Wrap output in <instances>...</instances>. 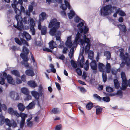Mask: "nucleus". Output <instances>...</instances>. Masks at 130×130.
Wrapping results in <instances>:
<instances>
[{
  "label": "nucleus",
  "instance_id": "1",
  "mask_svg": "<svg viewBox=\"0 0 130 130\" xmlns=\"http://www.w3.org/2000/svg\"><path fill=\"white\" fill-rule=\"evenodd\" d=\"M39 92L35 91H32L31 92L32 95L36 99L38 105L40 106V104L39 100V96H40L43 101L44 100V95L42 92L43 88L41 85H40L39 87Z\"/></svg>",
  "mask_w": 130,
  "mask_h": 130
},
{
  "label": "nucleus",
  "instance_id": "2",
  "mask_svg": "<svg viewBox=\"0 0 130 130\" xmlns=\"http://www.w3.org/2000/svg\"><path fill=\"white\" fill-rule=\"evenodd\" d=\"M115 9L116 10L117 9L116 7H112L110 4L106 5L103 7V9H101V15L103 16L107 15L112 13L113 10Z\"/></svg>",
  "mask_w": 130,
  "mask_h": 130
},
{
  "label": "nucleus",
  "instance_id": "3",
  "mask_svg": "<svg viewBox=\"0 0 130 130\" xmlns=\"http://www.w3.org/2000/svg\"><path fill=\"white\" fill-rule=\"evenodd\" d=\"M14 11L16 14L15 18L17 21V26L14 25V26L19 30H21L23 28V23L22 22H19L20 21L19 17H20V15L21 14V11L20 10L16 7L14 8Z\"/></svg>",
  "mask_w": 130,
  "mask_h": 130
},
{
  "label": "nucleus",
  "instance_id": "4",
  "mask_svg": "<svg viewBox=\"0 0 130 130\" xmlns=\"http://www.w3.org/2000/svg\"><path fill=\"white\" fill-rule=\"evenodd\" d=\"M60 23L57 21V19L54 18L51 20L49 23L48 27L50 28L54 27L57 28H59L60 27Z\"/></svg>",
  "mask_w": 130,
  "mask_h": 130
},
{
  "label": "nucleus",
  "instance_id": "5",
  "mask_svg": "<svg viewBox=\"0 0 130 130\" xmlns=\"http://www.w3.org/2000/svg\"><path fill=\"white\" fill-rule=\"evenodd\" d=\"M21 58L23 60V61H22L21 63L22 65H24L25 67H28L29 64L28 61L29 60L28 58L24 54L22 53L20 55Z\"/></svg>",
  "mask_w": 130,
  "mask_h": 130
},
{
  "label": "nucleus",
  "instance_id": "6",
  "mask_svg": "<svg viewBox=\"0 0 130 130\" xmlns=\"http://www.w3.org/2000/svg\"><path fill=\"white\" fill-rule=\"evenodd\" d=\"M90 64L91 69L94 70L93 71V73H96L97 72V65L95 60H94L92 61Z\"/></svg>",
  "mask_w": 130,
  "mask_h": 130
},
{
  "label": "nucleus",
  "instance_id": "7",
  "mask_svg": "<svg viewBox=\"0 0 130 130\" xmlns=\"http://www.w3.org/2000/svg\"><path fill=\"white\" fill-rule=\"evenodd\" d=\"M8 112L11 116H14L18 117H19V113L17 110H14L11 107H10L8 109Z\"/></svg>",
  "mask_w": 130,
  "mask_h": 130
},
{
  "label": "nucleus",
  "instance_id": "8",
  "mask_svg": "<svg viewBox=\"0 0 130 130\" xmlns=\"http://www.w3.org/2000/svg\"><path fill=\"white\" fill-rule=\"evenodd\" d=\"M83 39H80V43L83 46L85 45L86 43H89L90 40L89 39L87 38L86 35H84L83 37Z\"/></svg>",
  "mask_w": 130,
  "mask_h": 130
},
{
  "label": "nucleus",
  "instance_id": "9",
  "mask_svg": "<svg viewBox=\"0 0 130 130\" xmlns=\"http://www.w3.org/2000/svg\"><path fill=\"white\" fill-rule=\"evenodd\" d=\"M10 95L11 98L15 100H18L19 99L20 97L19 94L17 93H15L13 92L10 93Z\"/></svg>",
  "mask_w": 130,
  "mask_h": 130
},
{
  "label": "nucleus",
  "instance_id": "10",
  "mask_svg": "<svg viewBox=\"0 0 130 130\" xmlns=\"http://www.w3.org/2000/svg\"><path fill=\"white\" fill-rule=\"evenodd\" d=\"M28 85L32 88H35L38 86L37 83L35 81L31 80L27 82Z\"/></svg>",
  "mask_w": 130,
  "mask_h": 130
},
{
  "label": "nucleus",
  "instance_id": "11",
  "mask_svg": "<svg viewBox=\"0 0 130 130\" xmlns=\"http://www.w3.org/2000/svg\"><path fill=\"white\" fill-rule=\"evenodd\" d=\"M48 44L49 48L51 49H53L55 48H56L57 46V45L56 42H54L53 40L50 41L49 43Z\"/></svg>",
  "mask_w": 130,
  "mask_h": 130
},
{
  "label": "nucleus",
  "instance_id": "12",
  "mask_svg": "<svg viewBox=\"0 0 130 130\" xmlns=\"http://www.w3.org/2000/svg\"><path fill=\"white\" fill-rule=\"evenodd\" d=\"M47 17V16L45 12H42L40 15L39 21L42 22L44 20L46 19Z\"/></svg>",
  "mask_w": 130,
  "mask_h": 130
},
{
  "label": "nucleus",
  "instance_id": "13",
  "mask_svg": "<svg viewBox=\"0 0 130 130\" xmlns=\"http://www.w3.org/2000/svg\"><path fill=\"white\" fill-rule=\"evenodd\" d=\"M23 37L25 38L27 40H29L31 39V36L26 32L24 31L22 35Z\"/></svg>",
  "mask_w": 130,
  "mask_h": 130
},
{
  "label": "nucleus",
  "instance_id": "14",
  "mask_svg": "<svg viewBox=\"0 0 130 130\" xmlns=\"http://www.w3.org/2000/svg\"><path fill=\"white\" fill-rule=\"evenodd\" d=\"M125 63V64L128 67H129L130 65V58L129 57L126 56L122 60Z\"/></svg>",
  "mask_w": 130,
  "mask_h": 130
},
{
  "label": "nucleus",
  "instance_id": "15",
  "mask_svg": "<svg viewBox=\"0 0 130 130\" xmlns=\"http://www.w3.org/2000/svg\"><path fill=\"white\" fill-rule=\"evenodd\" d=\"M25 74L29 76H32L35 75L34 71L32 69H28L26 70L25 71Z\"/></svg>",
  "mask_w": 130,
  "mask_h": 130
},
{
  "label": "nucleus",
  "instance_id": "16",
  "mask_svg": "<svg viewBox=\"0 0 130 130\" xmlns=\"http://www.w3.org/2000/svg\"><path fill=\"white\" fill-rule=\"evenodd\" d=\"M8 83L10 84H14V82L13 80V78L10 75L8 74L6 78Z\"/></svg>",
  "mask_w": 130,
  "mask_h": 130
},
{
  "label": "nucleus",
  "instance_id": "17",
  "mask_svg": "<svg viewBox=\"0 0 130 130\" xmlns=\"http://www.w3.org/2000/svg\"><path fill=\"white\" fill-rule=\"evenodd\" d=\"M22 51L23 53H21L20 55L22 53H23L24 54L25 56H27V55L29 54V50L25 46H23Z\"/></svg>",
  "mask_w": 130,
  "mask_h": 130
},
{
  "label": "nucleus",
  "instance_id": "18",
  "mask_svg": "<svg viewBox=\"0 0 130 130\" xmlns=\"http://www.w3.org/2000/svg\"><path fill=\"white\" fill-rule=\"evenodd\" d=\"M17 107L19 110L21 111H23L25 108V106L22 103H19Z\"/></svg>",
  "mask_w": 130,
  "mask_h": 130
},
{
  "label": "nucleus",
  "instance_id": "19",
  "mask_svg": "<svg viewBox=\"0 0 130 130\" xmlns=\"http://www.w3.org/2000/svg\"><path fill=\"white\" fill-rule=\"evenodd\" d=\"M11 73L17 77H20V73L19 71L17 70H14L11 71Z\"/></svg>",
  "mask_w": 130,
  "mask_h": 130
},
{
  "label": "nucleus",
  "instance_id": "20",
  "mask_svg": "<svg viewBox=\"0 0 130 130\" xmlns=\"http://www.w3.org/2000/svg\"><path fill=\"white\" fill-rule=\"evenodd\" d=\"M50 30V33L52 36H54L55 35L56 30L58 28L54 27H52Z\"/></svg>",
  "mask_w": 130,
  "mask_h": 130
},
{
  "label": "nucleus",
  "instance_id": "21",
  "mask_svg": "<svg viewBox=\"0 0 130 130\" xmlns=\"http://www.w3.org/2000/svg\"><path fill=\"white\" fill-rule=\"evenodd\" d=\"M105 67V65L103 63H99L98 65V68L100 71L101 72H103L104 71V69L103 68Z\"/></svg>",
  "mask_w": 130,
  "mask_h": 130
},
{
  "label": "nucleus",
  "instance_id": "22",
  "mask_svg": "<svg viewBox=\"0 0 130 130\" xmlns=\"http://www.w3.org/2000/svg\"><path fill=\"white\" fill-rule=\"evenodd\" d=\"M118 27L121 30L124 32H126L127 29L126 27L124 25L119 24L118 25Z\"/></svg>",
  "mask_w": 130,
  "mask_h": 130
},
{
  "label": "nucleus",
  "instance_id": "23",
  "mask_svg": "<svg viewBox=\"0 0 130 130\" xmlns=\"http://www.w3.org/2000/svg\"><path fill=\"white\" fill-rule=\"evenodd\" d=\"M21 92L25 95H27L29 94L28 89L26 88L23 87L21 89Z\"/></svg>",
  "mask_w": 130,
  "mask_h": 130
},
{
  "label": "nucleus",
  "instance_id": "24",
  "mask_svg": "<svg viewBox=\"0 0 130 130\" xmlns=\"http://www.w3.org/2000/svg\"><path fill=\"white\" fill-rule=\"evenodd\" d=\"M106 71L107 73L110 72L111 70V66L110 63H107L105 66Z\"/></svg>",
  "mask_w": 130,
  "mask_h": 130
},
{
  "label": "nucleus",
  "instance_id": "25",
  "mask_svg": "<svg viewBox=\"0 0 130 130\" xmlns=\"http://www.w3.org/2000/svg\"><path fill=\"white\" fill-rule=\"evenodd\" d=\"M93 103L91 102L88 103L86 106V109L88 110H90L93 107Z\"/></svg>",
  "mask_w": 130,
  "mask_h": 130
},
{
  "label": "nucleus",
  "instance_id": "26",
  "mask_svg": "<svg viewBox=\"0 0 130 130\" xmlns=\"http://www.w3.org/2000/svg\"><path fill=\"white\" fill-rule=\"evenodd\" d=\"M93 96L95 100L99 102H102V98L96 94H93Z\"/></svg>",
  "mask_w": 130,
  "mask_h": 130
},
{
  "label": "nucleus",
  "instance_id": "27",
  "mask_svg": "<svg viewBox=\"0 0 130 130\" xmlns=\"http://www.w3.org/2000/svg\"><path fill=\"white\" fill-rule=\"evenodd\" d=\"M80 34L78 32L76 35L75 39V41L76 43H77L78 41H79L80 42V39H81L80 38Z\"/></svg>",
  "mask_w": 130,
  "mask_h": 130
},
{
  "label": "nucleus",
  "instance_id": "28",
  "mask_svg": "<svg viewBox=\"0 0 130 130\" xmlns=\"http://www.w3.org/2000/svg\"><path fill=\"white\" fill-rule=\"evenodd\" d=\"M47 27L45 26H43L41 30V34L42 35H45L47 32Z\"/></svg>",
  "mask_w": 130,
  "mask_h": 130
},
{
  "label": "nucleus",
  "instance_id": "29",
  "mask_svg": "<svg viewBox=\"0 0 130 130\" xmlns=\"http://www.w3.org/2000/svg\"><path fill=\"white\" fill-rule=\"evenodd\" d=\"M35 104L34 102H32L30 103L29 105L26 107V108L27 109H32L35 106Z\"/></svg>",
  "mask_w": 130,
  "mask_h": 130
},
{
  "label": "nucleus",
  "instance_id": "30",
  "mask_svg": "<svg viewBox=\"0 0 130 130\" xmlns=\"http://www.w3.org/2000/svg\"><path fill=\"white\" fill-rule=\"evenodd\" d=\"M75 15L74 12L72 10H70V13H68V16L70 19H72Z\"/></svg>",
  "mask_w": 130,
  "mask_h": 130
},
{
  "label": "nucleus",
  "instance_id": "31",
  "mask_svg": "<svg viewBox=\"0 0 130 130\" xmlns=\"http://www.w3.org/2000/svg\"><path fill=\"white\" fill-rule=\"evenodd\" d=\"M114 83L115 88L118 89L120 86V84L119 82L117 79H115L113 80Z\"/></svg>",
  "mask_w": 130,
  "mask_h": 130
},
{
  "label": "nucleus",
  "instance_id": "32",
  "mask_svg": "<svg viewBox=\"0 0 130 130\" xmlns=\"http://www.w3.org/2000/svg\"><path fill=\"white\" fill-rule=\"evenodd\" d=\"M30 24H29L30 27H34L35 26V22L34 20L32 18H30Z\"/></svg>",
  "mask_w": 130,
  "mask_h": 130
},
{
  "label": "nucleus",
  "instance_id": "33",
  "mask_svg": "<svg viewBox=\"0 0 130 130\" xmlns=\"http://www.w3.org/2000/svg\"><path fill=\"white\" fill-rule=\"evenodd\" d=\"M103 108L101 107L96 108V113L97 115H98L102 112Z\"/></svg>",
  "mask_w": 130,
  "mask_h": 130
},
{
  "label": "nucleus",
  "instance_id": "34",
  "mask_svg": "<svg viewBox=\"0 0 130 130\" xmlns=\"http://www.w3.org/2000/svg\"><path fill=\"white\" fill-rule=\"evenodd\" d=\"M102 76L103 80L104 83H105L107 80V76L106 73L105 72H102Z\"/></svg>",
  "mask_w": 130,
  "mask_h": 130
},
{
  "label": "nucleus",
  "instance_id": "35",
  "mask_svg": "<svg viewBox=\"0 0 130 130\" xmlns=\"http://www.w3.org/2000/svg\"><path fill=\"white\" fill-rule=\"evenodd\" d=\"M85 60L84 57L82 56L79 62V64L81 68L83 67V64L84 63Z\"/></svg>",
  "mask_w": 130,
  "mask_h": 130
},
{
  "label": "nucleus",
  "instance_id": "36",
  "mask_svg": "<svg viewBox=\"0 0 130 130\" xmlns=\"http://www.w3.org/2000/svg\"><path fill=\"white\" fill-rule=\"evenodd\" d=\"M121 78L123 81L127 80L125 74L124 72L122 71L121 73Z\"/></svg>",
  "mask_w": 130,
  "mask_h": 130
},
{
  "label": "nucleus",
  "instance_id": "37",
  "mask_svg": "<svg viewBox=\"0 0 130 130\" xmlns=\"http://www.w3.org/2000/svg\"><path fill=\"white\" fill-rule=\"evenodd\" d=\"M5 123L7 125H8L9 127L12 126L11 124L10 123V120L8 118L5 119Z\"/></svg>",
  "mask_w": 130,
  "mask_h": 130
},
{
  "label": "nucleus",
  "instance_id": "38",
  "mask_svg": "<svg viewBox=\"0 0 130 130\" xmlns=\"http://www.w3.org/2000/svg\"><path fill=\"white\" fill-rule=\"evenodd\" d=\"M66 46L68 48H70L72 46V43L71 41H66L65 43Z\"/></svg>",
  "mask_w": 130,
  "mask_h": 130
},
{
  "label": "nucleus",
  "instance_id": "39",
  "mask_svg": "<svg viewBox=\"0 0 130 130\" xmlns=\"http://www.w3.org/2000/svg\"><path fill=\"white\" fill-rule=\"evenodd\" d=\"M25 119H22L20 122V128H23L24 125Z\"/></svg>",
  "mask_w": 130,
  "mask_h": 130
},
{
  "label": "nucleus",
  "instance_id": "40",
  "mask_svg": "<svg viewBox=\"0 0 130 130\" xmlns=\"http://www.w3.org/2000/svg\"><path fill=\"white\" fill-rule=\"evenodd\" d=\"M118 9H119L118 13L121 16H124L126 15L125 13L123 11L121 10L120 8Z\"/></svg>",
  "mask_w": 130,
  "mask_h": 130
},
{
  "label": "nucleus",
  "instance_id": "41",
  "mask_svg": "<svg viewBox=\"0 0 130 130\" xmlns=\"http://www.w3.org/2000/svg\"><path fill=\"white\" fill-rule=\"evenodd\" d=\"M86 43L87 44L85 47V50L86 52H88L90 49L91 44L89 43Z\"/></svg>",
  "mask_w": 130,
  "mask_h": 130
},
{
  "label": "nucleus",
  "instance_id": "42",
  "mask_svg": "<svg viewBox=\"0 0 130 130\" xmlns=\"http://www.w3.org/2000/svg\"><path fill=\"white\" fill-rule=\"evenodd\" d=\"M14 40L15 42L18 44L19 45H22V43L21 42L18 38H14Z\"/></svg>",
  "mask_w": 130,
  "mask_h": 130
},
{
  "label": "nucleus",
  "instance_id": "43",
  "mask_svg": "<svg viewBox=\"0 0 130 130\" xmlns=\"http://www.w3.org/2000/svg\"><path fill=\"white\" fill-rule=\"evenodd\" d=\"M105 55L107 56L108 59H110L111 57V54L110 52L108 51H106L105 53Z\"/></svg>",
  "mask_w": 130,
  "mask_h": 130
},
{
  "label": "nucleus",
  "instance_id": "44",
  "mask_svg": "<svg viewBox=\"0 0 130 130\" xmlns=\"http://www.w3.org/2000/svg\"><path fill=\"white\" fill-rule=\"evenodd\" d=\"M70 62L71 65L74 68H75L77 67V64L73 60H71Z\"/></svg>",
  "mask_w": 130,
  "mask_h": 130
},
{
  "label": "nucleus",
  "instance_id": "45",
  "mask_svg": "<svg viewBox=\"0 0 130 130\" xmlns=\"http://www.w3.org/2000/svg\"><path fill=\"white\" fill-rule=\"evenodd\" d=\"M102 100L106 102H108L110 100V99L109 96H105L103 98Z\"/></svg>",
  "mask_w": 130,
  "mask_h": 130
},
{
  "label": "nucleus",
  "instance_id": "46",
  "mask_svg": "<svg viewBox=\"0 0 130 130\" xmlns=\"http://www.w3.org/2000/svg\"><path fill=\"white\" fill-rule=\"evenodd\" d=\"M106 90L108 92H112L113 91V89L112 88L110 87H106Z\"/></svg>",
  "mask_w": 130,
  "mask_h": 130
},
{
  "label": "nucleus",
  "instance_id": "47",
  "mask_svg": "<svg viewBox=\"0 0 130 130\" xmlns=\"http://www.w3.org/2000/svg\"><path fill=\"white\" fill-rule=\"evenodd\" d=\"M76 71L77 74L79 75H81L82 74V72L80 69L79 68H77L76 69Z\"/></svg>",
  "mask_w": 130,
  "mask_h": 130
},
{
  "label": "nucleus",
  "instance_id": "48",
  "mask_svg": "<svg viewBox=\"0 0 130 130\" xmlns=\"http://www.w3.org/2000/svg\"><path fill=\"white\" fill-rule=\"evenodd\" d=\"M78 88L80 90V92L82 93H85L86 92V90L83 87H78Z\"/></svg>",
  "mask_w": 130,
  "mask_h": 130
},
{
  "label": "nucleus",
  "instance_id": "49",
  "mask_svg": "<svg viewBox=\"0 0 130 130\" xmlns=\"http://www.w3.org/2000/svg\"><path fill=\"white\" fill-rule=\"evenodd\" d=\"M30 30L31 32L32 35H34L35 34V30L34 27H30Z\"/></svg>",
  "mask_w": 130,
  "mask_h": 130
},
{
  "label": "nucleus",
  "instance_id": "50",
  "mask_svg": "<svg viewBox=\"0 0 130 130\" xmlns=\"http://www.w3.org/2000/svg\"><path fill=\"white\" fill-rule=\"evenodd\" d=\"M19 117H21L22 119H23L24 118V119H25V118L27 116V114L22 113H21L20 114L19 113Z\"/></svg>",
  "mask_w": 130,
  "mask_h": 130
},
{
  "label": "nucleus",
  "instance_id": "51",
  "mask_svg": "<svg viewBox=\"0 0 130 130\" xmlns=\"http://www.w3.org/2000/svg\"><path fill=\"white\" fill-rule=\"evenodd\" d=\"M64 3L65 4V6L67 7L69 9H71V6L68 2L66 0H64Z\"/></svg>",
  "mask_w": 130,
  "mask_h": 130
},
{
  "label": "nucleus",
  "instance_id": "52",
  "mask_svg": "<svg viewBox=\"0 0 130 130\" xmlns=\"http://www.w3.org/2000/svg\"><path fill=\"white\" fill-rule=\"evenodd\" d=\"M52 111L54 114L58 113L59 112V110H58L57 108H54L52 110Z\"/></svg>",
  "mask_w": 130,
  "mask_h": 130
},
{
  "label": "nucleus",
  "instance_id": "53",
  "mask_svg": "<svg viewBox=\"0 0 130 130\" xmlns=\"http://www.w3.org/2000/svg\"><path fill=\"white\" fill-rule=\"evenodd\" d=\"M62 129V125L60 124L56 126L55 130H61Z\"/></svg>",
  "mask_w": 130,
  "mask_h": 130
},
{
  "label": "nucleus",
  "instance_id": "54",
  "mask_svg": "<svg viewBox=\"0 0 130 130\" xmlns=\"http://www.w3.org/2000/svg\"><path fill=\"white\" fill-rule=\"evenodd\" d=\"M5 119H4V117L0 118V125H3L5 122Z\"/></svg>",
  "mask_w": 130,
  "mask_h": 130
},
{
  "label": "nucleus",
  "instance_id": "55",
  "mask_svg": "<svg viewBox=\"0 0 130 130\" xmlns=\"http://www.w3.org/2000/svg\"><path fill=\"white\" fill-rule=\"evenodd\" d=\"M89 30V28H87L86 26H84L83 27V33L85 34L88 32Z\"/></svg>",
  "mask_w": 130,
  "mask_h": 130
},
{
  "label": "nucleus",
  "instance_id": "56",
  "mask_svg": "<svg viewBox=\"0 0 130 130\" xmlns=\"http://www.w3.org/2000/svg\"><path fill=\"white\" fill-rule=\"evenodd\" d=\"M5 79L0 77V84L3 85L5 83Z\"/></svg>",
  "mask_w": 130,
  "mask_h": 130
},
{
  "label": "nucleus",
  "instance_id": "57",
  "mask_svg": "<svg viewBox=\"0 0 130 130\" xmlns=\"http://www.w3.org/2000/svg\"><path fill=\"white\" fill-rule=\"evenodd\" d=\"M116 94L118 96H123V92L122 91L120 90H118L116 92Z\"/></svg>",
  "mask_w": 130,
  "mask_h": 130
},
{
  "label": "nucleus",
  "instance_id": "58",
  "mask_svg": "<svg viewBox=\"0 0 130 130\" xmlns=\"http://www.w3.org/2000/svg\"><path fill=\"white\" fill-rule=\"evenodd\" d=\"M68 51V48L66 47H64L63 48L62 53L64 54H67V51Z\"/></svg>",
  "mask_w": 130,
  "mask_h": 130
},
{
  "label": "nucleus",
  "instance_id": "59",
  "mask_svg": "<svg viewBox=\"0 0 130 130\" xmlns=\"http://www.w3.org/2000/svg\"><path fill=\"white\" fill-rule=\"evenodd\" d=\"M120 58H121L122 60L124 58V57H126V56L123 53H120Z\"/></svg>",
  "mask_w": 130,
  "mask_h": 130
},
{
  "label": "nucleus",
  "instance_id": "60",
  "mask_svg": "<svg viewBox=\"0 0 130 130\" xmlns=\"http://www.w3.org/2000/svg\"><path fill=\"white\" fill-rule=\"evenodd\" d=\"M7 73L6 72H4L3 73V75H1L0 77L6 79L7 78Z\"/></svg>",
  "mask_w": 130,
  "mask_h": 130
},
{
  "label": "nucleus",
  "instance_id": "61",
  "mask_svg": "<svg viewBox=\"0 0 130 130\" xmlns=\"http://www.w3.org/2000/svg\"><path fill=\"white\" fill-rule=\"evenodd\" d=\"M122 85H123L127 87L128 86L127 83V80H122Z\"/></svg>",
  "mask_w": 130,
  "mask_h": 130
},
{
  "label": "nucleus",
  "instance_id": "62",
  "mask_svg": "<svg viewBox=\"0 0 130 130\" xmlns=\"http://www.w3.org/2000/svg\"><path fill=\"white\" fill-rule=\"evenodd\" d=\"M55 84L56 86L57 89L59 90H61V88L60 84L58 83L55 82Z\"/></svg>",
  "mask_w": 130,
  "mask_h": 130
},
{
  "label": "nucleus",
  "instance_id": "63",
  "mask_svg": "<svg viewBox=\"0 0 130 130\" xmlns=\"http://www.w3.org/2000/svg\"><path fill=\"white\" fill-rule=\"evenodd\" d=\"M60 8L63 10H66L67 9V7L63 4H61V5L60 6Z\"/></svg>",
  "mask_w": 130,
  "mask_h": 130
},
{
  "label": "nucleus",
  "instance_id": "64",
  "mask_svg": "<svg viewBox=\"0 0 130 130\" xmlns=\"http://www.w3.org/2000/svg\"><path fill=\"white\" fill-rule=\"evenodd\" d=\"M80 20V19L79 17L77 16L75 18L74 21L76 23H78Z\"/></svg>",
  "mask_w": 130,
  "mask_h": 130
}]
</instances>
